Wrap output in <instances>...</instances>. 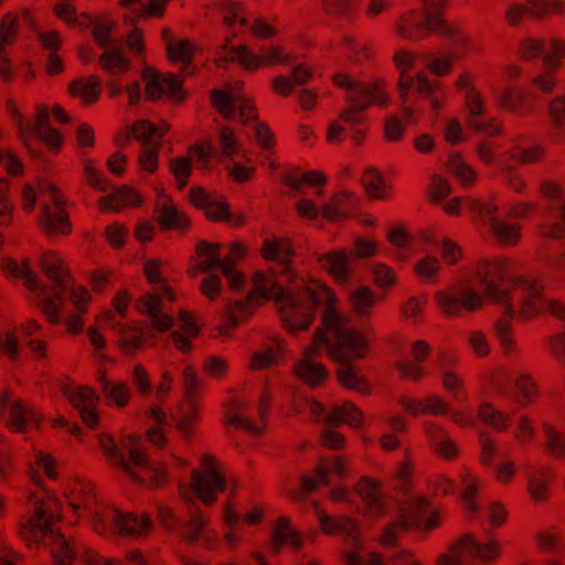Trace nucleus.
Returning a JSON list of instances; mask_svg holds the SVG:
<instances>
[{
	"mask_svg": "<svg viewBox=\"0 0 565 565\" xmlns=\"http://www.w3.org/2000/svg\"><path fill=\"white\" fill-rule=\"evenodd\" d=\"M447 2L448 0H423L424 12L408 10L399 14L394 23L395 33L404 40L418 41L428 36L429 32H435L457 44L469 45L471 36L458 23L441 18Z\"/></svg>",
	"mask_w": 565,
	"mask_h": 565,
	"instance_id": "obj_9",
	"label": "nucleus"
},
{
	"mask_svg": "<svg viewBox=\"0 0 565 565\" xmlns=\"http://www.w3.org/2000/svg\"><path fill=\"white\" fill-rule=\"evenodd\" d=\"M323 322L332 332L329 356L340 364L337 371L342 386L361 394H370L367 380L353 366L354 359H363L369 351L367 339L352 327L350 313L339 309L338 303L323 310Z\"/></svg>",
	"mask_w": 565,
	"mask_h": 565,
	"instance_id": "obj_6",
	"label": "nucleus"
},
{
	"mask_svg": "<svg viewBox=\"0 0 565 565\" xmlns=\"http://www.w3.org/2000/svg\"><path fill=\"white\" fill-rule=\"evenodd\" d=\"M494 97L502 109L519 115L523 114L525 92L522 88L513 85H505L494 95Z\"/></svg>",
	"mask_w": 565,
	"mask_h": 565,
	"instance_id": "obj_58",
	"label": "nucleus"
},
{
	"mask_svg": "<svg viewBox=\"0 0 565 565\" xmlns=\"http://www.w3.org/2000/svg\"><path fill=\"white\" fill-rule=\"evenodd\" d=\"M441 523L440 512L433 508L429 501L418 497L409 502L407 511L403 514V524L418 531H434Z\"/></svg>",
	"mask_w": 565,
	"mask_h": 565,
	"instance_id": "obj_34",
	"label": "nucleus"
},
{
	"mask_svg": "<svg viewBox=\"0 0 565 565\" xmlns=\"http://www.w3.org/2000/svg\"><path fill=\"white\" fill-rule=\"evenodd\" d=\"M423 429L430 446L439 458L445 460H454L457 458L459 447L440 424L434 420H426Z\"/></svg>",
	"mask_w": 565,
	"mask_h": 565,
	"instance_id": "obj_41",
	"label": "nucleus"
},
{
	"mask_svg": "<svg viewBox=\"0 0 565 565\" xmlns=\"http://www.w3.org/2000/svg\"><path fill=\"white\" fill-rule=\"evenodd\" d=\"M28 504L33 514L21 525L20 534L29 543L47 540L54 565H73L78 559L83 565H124L119 557H105L87 547H76L55 527L61 519L62 502L43 489L31 492Z\"/></svg>",
	"mask_w": 565,
	"mask_h": 565,
	"instance_id": "obj_4",
	"label": "nucleus"
},
{
	"mask_svg": "<svg viewBox=\"0 0 565 565\" xmlns=\"http://www.w3.org/2000/svg\"><path fill=\"white\" fill-rule=\"evenodd\" d=\"M469 206L472 211L478 212L479 218L488 225L490 233L500 245L512 247L520 242L521 225L501 220L498 216L499 207L493 201L469 200Z\"/></svg>",
	"mask_w": 565,
	"mask_h": 565,
	"instance_id": "obj_25",
	"label": "nucleus"
},
{
	"mask_svg": "<svg viewBox=\"0 0 565 565\" xmlns=\"http://www.w3.org/2000/svg\"><path fill=\"white\" fill-rule=\"evenodd\" d=\"M243 244L236 242L230 245L228 253L221 260V273L227 279L233 290H239L245 285L244 275L236 269V263L245 256Z\"/></svg>",
	"mask_w": 565,
	"mask_h": 565,
	"instance_id": "obj_44",
	"label": "nucleus"
},
{
	"mask_svg": "<svg viewBox=\"0 0 565 565\" xmlns=\"http://www.w3.org/2000/svg\"><path fill=\"white\" fill-rule=\"evenodd\" d=\"M0 422L10 430L23 434L29 428H39L42 416L11 391H3L0 393Z\"/></svg>",
	"mask_w": 565,
	"mask_h": 565,
	"instance_id": "obj_24",
	"label": "nucleus"
},
{
	"mask_svg": "<svg viewBox=\"0 0 565 565\" xmlns=\"http://www.w3.org/2000/svg\"><path fill=\"white\" fill-rule=\"evenodd\" d=\"M169 129L170 126L167 122L154 126L150 121L141 119L134 124L131 134L141 143L138 158V164L141 170L150 173L157 170L161 139Z\"/></svg>",
	"mask_w": 565,
	"mask_h": 565,
	"instance_id": "obj_22",
	"label": "nucleus"
},
{
	"mask_svg": "<svg viewBox=\"0 0 565 565\" xmlns=\"http://www.w3.org/2000/svg\"><path fill=\"white\" fill-rule=\"evenodd\" d=\"M331 333L322 321V327L315 332L311 343L305 348L301 359L294 366L296 376L310 386H319L329 376L327 369L317 361V358L322 351L329 354V343L333 340Z\"/></svg>",
	"mask_w": 565,
	"mask_h": 565,
	"instance_id": "obj_19",
	"label": "nucleus"
},
{
	"mask_svg": "<svg viewBox=\"0 0 565 565\" xmlns=\"http://www.w3.org/2000/svg\"><path fill=\"white\" fill-rule=\"evenodd\" d=\"M183 396L175 412L171 415L177 430L185 440L194 436V425L200 415V379L193 366L186 365L182 371Z\"/></svg>",
	"mask_w": 565,
	"mask_h": 565,
	"instance_id": "obj_18",
	"label": "nucleus"
},
{
	"mask_svg": "<svg viewBox=\"0 0 565 565\" xmlns=\"http://www.w3.org/2000/svg\"><path fill=\"white\" fill-rule=\"evenodd\" d=\"M333 83L345 90L349 108L342 110L338 119L332 120L327 129L326 139L329 143H340L345 139V125H358L362 121L360 111L377 105L385 107L390 103L386 83L381 78L369 82L356 81L347 73L333 75Z\"/></svg>",
	"mask_w": 565,
	"mask_h": 565,
	"instance_id": "obj_8",
	"label": "nucleus"
},
{
	"mask_svg": "<svg viewBox=\"0 0 565 565\" xmlns=\"http://www.w3.org/2000/svg\"><path fill=\"white\" fill-rule=\"evenodd\" d=\"M8 111L22 143L31 150L32 142L42 140L53 150L60 149L63 143L61 134L49 127V114L45 106H38L34 121L26 119L18 109L14 103L8 104Z\"/></svg>",
	"mask_w": 565,
	"mask_h": 565,
	"instance_id": "obj_17",
	"label": "nucleus"
},
{
	"mask_svg": "<svg viewBox=\"0 0 565 565\" xmlns=\"http://www.w3.org/2000/svg\"><path fill=\"white\" fill-rule=\"evenodd\" d=\"M190 201L196 207L203 209L207 218L212 221H222L233 226L243 223V216H234L224 198L217 193H210L201 188L193 189L190 192Z\"/></svg>",
	"mask_w": 565,
	"mask_h": 565,
	"instance_id": "obj_30",
	"label": "nucleus"
},
{
	"mask_svg": "<svg viewBox=\"0 0 565 565\" xmlns=\"http://www.w3.org/2000/svg\"><path fill=\"white\" fill-rule=\"evenodd\" d=\"M431 347L425 340H416L412 343L411 355L413 360H401L395 363L398 375L403 380L419 382L425 375L426 370L423 363L430 354Z\"/></svg>",
	"mask_w": 565,
	"mask_h": 565,
	"instance_id": "obj_40",
	"label": "nucleus"
},
{
	"mask_svg": "<svg viewBox=\"0 0 565 565\" xmlns=\"http://www.w3.org/2000/svg\"><path fill=\"white\" fill-rule=\"evenodd\" d=\"M294 60L295 56L280 44L263 45L257 53L247 45L228 47L225 44L217 54L215 63L218 67H223L228 62H236L244 70L256 72L262 67L287 66Z\"/></svg>",
	"mask_w": 565,
	"mask_h": 565,
	"instance_id": "obj_14",
	"label": "nucleus"
},
{
	"mask_svg": "<svg viewBox=\"0 0 565 565\" xmlns=\"http://www.w3.org/2000/svg\"><path fill=\"white\" fill-rule=\"evenodd\" d=\"M302 536L300 532L294 529L288 518H279L271 535L270 548L277 554L284 546H290L292 550L302 547Z\"/></svg>",
	"mask_w": 565,
	"mask_h": 565,
	"instance_id": "obj_47",
	"label": "nucleus"
},
{
	"mask_svg": "<svg viewBox=\"0 0 565 565\" xmlns=\"http://www.w3.org/2000/svg\"><path fill=\"white\" fill-rule=\"evenodd\" d=\"M223 522L226 526L224 532V541L226 545L233 550L242 542L239 534V513L232 502H226L223 508Z\"/></svg>",
	"mask_w": 565,
	"mask_h": 565,
	"instance_id": "obj_62",
	"label": "nucleus"
},
{
	"mask_svg": "<svg viewBox=\"0 0 565 565\" xmlns=\"http://www.w3.org/2000/svg\"><path fill=\"white\" fill-rule=\"evenodd\" d=\"M542 430L545 438V449L555 460L565 459V431L557 428L551 422L542 424Z\"/></svg>",
	"mask_w": 565,
	"mask_h": 565,
	"instance_id": "obj_57",
	"label": "nucleus"
},
{
	"mask_svg": "<svg viewBox=\"0 0 565 565\" xmlns=\"http://www.w3.org/2000/svg\"><path fill=\"white\" fill-rule=\"evenodd\" d=\"M221 244H212L201 241L196 245V255L191 269V275L196 276L199 273H209L216 267L221 268Z\"/></svg>",
	"mask_w": 565,
	"mask_h": 565,
	"instance_id": "obj_48",
	"label": "nucleus"
},
{
	"mask_svg": "<svg viewBox=\"0 0 565 565\" xmlns=\"http://www.w3.org/2000/svg\"><path fill=\"white\" fill-rule=\"evenodd\" d=\"M199 47L186 39H178L174 42H168L167 53L172 62L182 63V73L190 75L193 73L192 58L198 53Z\"/></svg>",
	"mask_w": 565,
	"mask_h": 565,
	"instance_id": "obj_52",
	"label": "nucleus"
},
{
	"mask_svg": "<svg viewBox=\"0 0 565 565\" xmlns=\"http://www.w3.org/2000/svg\"><path fill=\"white\" fill-rule=\"evenodd\" d=\"M348 473V467L341 457H324L318 462L315 475L302 479L306 492L316 490L319 484H329L333 479H342Z\"/></svg>",
	"mask_w": 565,
	"mask_h": 565,
	"instance_id": "obj_39",
	"label": "nucleus"
},
{
	"mask_svg": "<svg viewBox=\"0 0 565 565\" xmlns=\"http://www.w3.org/2000/svg\"><path fill=\"white\" fill-rule=\"evenodd\" d=\"M354 491L363 503V514L366 518L377 520L390 512L392 502L385 495L381 481L361 477L354 486Z\"/></svg>",
	"mask_w": 565,
	"mask_h": 565,
	"instance_id": "obj_29",
	"label": "nucleus"
},
{
	"mask_svg": "<svg viewBox=\"0 0 565 565\" xmlns=\"http://www.w3.org/2000/svg\"><path fill=\"white\" fill-rule=\"evenodd\" d=\"M454 364L455 361L446 360L445 354H440L437 361L444 390L454 401L461 403L467 399L466 384L462 376L452 369Z\"/></svg>",
	"mask_w": 565,
	"mask_h": 565,
	"instance_id": "obj_42",
	"label": "nucleus"
},
{
	"mask_svg": "<svg viewBox=\"0 0 565 565\" xmlns=\"http://www.w3.org/2000/svg\"><path fill=\"white\" fill-rule=\"evenodd\" d=\"M178 327L183 330L184 334L179 331H173L171 333V340L179 351L186 353L192 349V339L198 335L199 327L193 317L186 311H180Z\"/></svg>",
	"mask_w": 565,
	"mask_h": 565,
	"instance_id": "obj_53",
	"label": "nucleus"
},
{
	"mask_svg": "<svg viewBox=\"0 0 565 565\" xmlns=\"http://www.w3.org/2000/svg\"><path fill=\"white\" fill-rule=\"evenodd\" d=\"M507 156L510 160L520 164H534L544 160L546 147L541 143H533L529 147L513 145L508 149Z\"/></svg>",
	"mask_w": 565,
	"mask_h": 565,
	"instance_id": "obj_59",
	"label": "nucleus"
},
{
	"mask_svg": "<svg viewBox=\"0 0 565 565\" xmlns=\"http://www.w3.org/2000/svg\"><path fill=\"white\" fill-rule=\"evenodd\" d=\"M515 267L511 257H486L476 264L473 282L461 281L434 294L437 308L447 317L480 310L486 302L499 306L502 315L493 330L504 356L521 352L514 319L529 322L547 311L565 322V302L547 300L543 282L532 275H515Z\"/></svg>",
	"mask_w": 565,
	"mask_h": 565,
	"instance_id": "obj_1",
	"label": "nucleus"
},
{
	"mask_svg": "<svg viewBox=\"0 0 565 565\" xmlns=\"http://www.w3.org/2000/svg\"><path fill=\"white\" fill-rule=\"evenodd\" d=\"M266 259L277 262V268L269 273L281 290L280 318L287 331L297 335L310 328L316 319V309L338 303L332 290L318 279L299 275L289 264L292 255L290 241L287 238L266 239L262 248Z\"/></svg>",
	"mask_w": 565,
	"mask_h": 565,
	"instance_id": "obj_2",
	"label": "nucleus"
},
{
	"mask_svg": "<svg viewBox=\"0 0 565 565\" xmlns=\"http://www.w3.org/2000/svg\"><path fill=\"white\" fill-rule=\"evenodd\" d=\"M552 15L565 17V0H526L524 2H511L505 10V22L512 26H519L525 17L534 20H544Z\"/></svg>",
	"mask_w": 565,
	"mask_h": 565,
	"instance_id": "obj_27",
	"label": "nucleus"
},
{
	"mask_svg": "<svg viewBox=\"0 0 565 565\" xmlns=\"http://www.w3.org/2000/svg\"><path fill=\"white\" fill-rule=\"evenodd\" d=\"M40 265L51 281V287L39 282L30 268L29 259L25 258L22 264L12 258L1 260V268L13 278H22L25 287L36 296L38 303L50 323L61 321L60 312L65 299H70L75 312L65 318V324L70 333H79L84 327L83 315L92 300L90 294L84 286L73 284L62 258L55 252H45Z\"/></svg>",
	"mask_w": 565,
	"mask_h": 565,
	"instance_id": "obj_3",
	"label": "nucleus"
},
{
	"mask_svg": "<svg viewBox=\"0 0 565 565\" xmlns=\"http://www.w3.org/2000/svg\"><path fill=\"white\" fill-rule=\"evenodd\" d=\"M209 523L207 518L200 509L190 511L189 520L182 525L178 526L180 537L189 543L199 542L202 532Z\"/></svg>",
	"mask_w": 565,
	"mask_h": 565,
	"instance_id": "obj_60",
	"label": "nucleus"
},
{
	"mask_svg": "<svg viewBox=\"0 0 565 565\" xmlns=\"http://www.w3.org/2000/svg\"><path fill=\"white\" fill-rule=\"evenodd\" d=\"M142 77L146 82V97L148 99L154 100L162 95H169L177 100L183 98L178 76L173 74H159L156 70L147 68L143 71Z\"/></svg>",
	"mask_w": 565,
	"mask_h": 565,
	"instance_id": "obj_37",
	"label": "nucleus"
},
{
	"mask_svg": "<svg viewBox=\"0 0 565 565\" xmlns=\"http://www.w3.org/2000/svg\"><path fill=\"white\" fill-rule=\"evenodd\" d=\"M277 288V284L271 276H266L263 271L256 273L253 277V289L248 297L227 303L225 320L218 328L220 334L230 337L237 326L248 321L255 309L264 300L274 299L280 311V299L278 298L282 296L281 290L279 291Z\"/></svg>",
	"mask_w": 565,
	"mask_h": 565,
	"instance_id": "obj_10",
	"label": "nucleus"
},
{
	"mask_svg": "<svg viewBox=\"0 0 565 565\" xmlns=\"http://www.w3.org/2000/svg\"><path fill=\"white\" fill-rule=\"evenodd\" d=\"M540 192L545 201L546 220L540 224L542 236L565 239V190L561 183L548 179L541 183Z\"/></svg>",
	"mask_w": 565,
	"mask_h": 565,
	"instance_id": "obj_20",
	"label": "nucleus"
},
{
	"mask_svg": "<svg viewBox=\"0 0 565 565\" xmlns=\"http://www.w3.org/2000/svg\"><path fill=\"white\" fill-rule=\"evenodd\" d=\"M65 498L77 518L87 519L90 529L99 536H143L152 530L148 515L122 512L89 480H71L65 488Z\"/></svg>",
	"mask_w": 565,
	"mask_h": 565,
	"instance_id": "obj_5",
	"label": "nucleus"
},
{
	"mask_svg": "<svg viewBox=\"0 0 565 565\" xmlns=\"http://www.w3.org/2000/svg\"><path fill=\"white\" fill-rule=\"evenodd\" d=\"M85 23L93 28V36L96 43L104 49L99 63L109 75L116 76L126 72L130 62L124 53L122 43L111 36L113 25L104 19L85 17Z\"/></svg>",
	"mask_w": 565,
	"mask_h": 565,
	"instance_id": "obj_21",
	"label": "nucleus"
},
{
	"mask_svg": "<svg viewBox=\"0 0 565 565\" xmlns=\"http://www.w3.org/2000/svg\"><path fill=\"white\" fill-rule=\"evenodd\" d=\"M501 555V545L494 533L483 531L478 534H465L451 544L448 552L437 557V565H467L470 559L482 563L497 561Z\"/></svg>",
	"mask_w": 565,
	"mask_h": 565,
	"instance_id": "obj_12",
	"label": "nucleus"
},
{
	"mask_svg": "<svg viewBox=\"0 0 565 565\" xmlns=\"http://www.w3.org/2000/svg\"><path fill=\"white\" fill-rule=\"evenodd\" d=\"M156 213L158 222L164 228L185 230L189 226L186 216L175 209L171 199L167 195L159 196Z\"/></svg>",
	"mask_w": 565,
	"mask_h": 565,
	"instance_id": "obj_50",
	"label": "nucleus"
},
{
	"mask_svg": "<svg viewBox=\"0 0 565 565\" xmlns=\"http://www.w3.org/2000/svg\"><path fill=\"white\" fill-rule=\"evenodd\" d=\"M478 418L497 431H505L511 425V416L497 409L490 403H483L478 409Z\"/></svg>",
	"mask_w": 565,
	"mask_h": 565,
	"instance_id": "obj_64",
	"label": "nucleus"
},
{
	"mask_svg": "<svg viewBox=\"0 0 565 565\" xmlns=\"http://www.w3.org/2000/svg\"><path fill=\"white\" fill-rule=\"evenodd\" d=\"M362 420L363 414L361 409L350 402H344L332 407L329 426L344 423L353 428H359L362 425Z\"/></svg>",
	"mask_w": 565,
	"mask_h": 565,
	"instance_id": "obj_61",
	"label": "nucleus"
},
{
	"mask_svg": "<svg viewBox=\"0 0 565 565\" xmlns=\"http://www.w3.org/2000/svg\"><path fill=\"white\" fill-rule=\"evenodd\" d=\"M18 28V18L13 13H7L0 22V77L3 81L11 78V64L4 47L14 43Z\"/></svg>",
	"mask_w": 565,
	"mask_h": 565,
	"instance_id": "obj_43",
	"label": "nucleus"
},
{
	"mask_svg": "<svg viewBox=\"0 0 565 565\" xmlns=\"http://www.w3.org/2000/svg\"><path fill=\"white\" fill-rule=\"evenodd\" d=\"M97 382L109 402L117 407H125L128 404L131 390L127 383L110 381L103 371L97 373Z\"/></svg>",
	"mask_w": 565,
	"mask_h": 565,
	"instance_id": "obj_55",
	"label": "nucleus"
},
{
	"mask_svg": "<svg viewBox=\"0 0 565 565\" xmlns=\"http://www.w3.org/2000/svg\"><path fill=\"white\" fill-rule=\"evenodd\" d=\"M143 273L154 292H148L138 301V310L150 317L152 326L158 331H166L172 326L170 316L161 312V298L169 301L175 299L174 292L161 274V264L151 259L145 263Z\"/></svg>",
	"mask_w": 565,
	"mask_h": 565,
	"instance_id": "obj_16",
	"label": "nucleus"
},
{
	"mask_svg": "<svg viewBox=\"0 0 565 565\" xmlns=\"http://www.w3.org/2000/svg\"><path fill=\"white\" fill-rule=\"evenodd\" d=\"M443 271V263L434 254L418 257L413 265L414 275L424 284H437Z\"/></svg>",
	"mask_w": 565,
	"mask_h": 565,
	"instance_id": "obj_54",
	"label": "nucleus"
},
{
	"mask_svg": "<svg viewBox=\"0 0 565 565\" xmlns=\"http://www.w3.org/2000/svg\"><path fill=\"white\" fill-rule=\"evenodd\" d=\"M214 148L210 141L195 145L189 149V156L174 158L170 162V170L174 175L178 188L182 189L190 177L192 166L205 169L210 164Z\"/></svg>",
	"mask_w": 565,
	"mask_h": 565,
	"instance_id": "obj_32",
	"label": "nucleus"
},
{
	"mask_svg": "<svg viewBox=\"0 0 565 565\" xmlns=\"http://www.w3.org/2000/svg\"><path fill=\"white\" fill-rule=\"evenodd\" d=\"M349 302L356 316L369 317L375 305V294L370 287L361 286L351 291Z\"/></svg>",
	"mask_w": 565,
	"mask_h": 565,
	"instance_id": "obj_63",
	"label": "nucleus"
},
{
	"mask_svg": "<svg viewBox=\"0 0 565 565\" xmlns=\"http://www.w3.org/2000/svg\"><path fill=\"white\" fill-rule=\"evenodd\" d=\"M313 509L323 533L328 535H344L352 545L359 542L358 520L348 515L332 516L319 503H315Z\"/></svg>",
	"mask_w": 565,
	"mask_h": 565,
	"instance_id": "obj_36",
	"label": "nucleus"
},
{
	"mask_svg": "<svg viewBox=\"0 0 565 565\" xmlns=\"http://www.w3.org/2000/svg\"><path fill=\"white\" fill-rule=\"evenodd\" d=\"M359 200L350 191H341L322 206V215L329 221L350 217L358 209Z\"/></svg>",
	"mask_w": 565,
	"mask_h": 565,
	"instance_id": "obj_45",
	"label": "nucleus"
},
{
	"mask_svg": "<svg viewBox=\"0 0 565 565\" xmlns=\"http://www.w3.org/2000/svg\"><path fill=\"white\" fill-rule=\"evenodd\" d=\"M63 394L78 411L82 420L89 428H95L99 422L97 413L99 397L95 391L89 386L67 384L63 386Z\"/></svg>",
	"mask_w": 565,
	"mask_h": 565,
	"instance_id": "obj_31",
	"label": "nucleus"
},
{
	"mask_svg": "<svg viewBox=\"0 0 565 565\" xmlns=\"http://www.w3.org/2000/svg\"><path fill=\"white\" fill-rule=\"evenodd\" d=\"M141 203L140 195L130 186L125 185L99 200V209L105 212H118L126 206H138Z\"/></svg>",
	"mask_w": 565,
	"mask_h": 565,
	"instance_id": "obj_51",
	"label": "nucleus"
},
{
	"mask_svg": "<svg viewBox=\"0 0 565 565\" xmlns=\"http://www.w3.org/2000/svg\"><path fill=\"white\" fill-rule=\"evenodd\" d=\"M398 404L402 408L414 417L430 415V416H448L451 412V406L441 396L430 394L424 398H414L407 395L398 398Z\"/></svg>",
	"mask_w": 565,
	"mask_h": 565,
	"instance_id": "obj_38",
	"label": "nucleus"
},
{
	"mask_svg": "<svg viewBox=\"0 0 565 565\" xmlns=\"http://www.w3.org/2000/svg\"><path fill=\"white\" fill-rule=\"evenodd\" d=\"M394 64L398 70L397 89L401 100L407 102L411 90L414 88L420 96L428 98L434 109L443 106L444 86L439 81L428 77L424 71L415 76L411 74L416 55L406 50H399L394 54Z\"/></svg>",
	"mask_w": 565,
	"mask_h": 565,
	"instance_id": "obj_13",
	"label": "nucleus"
},
{
	"mask_svg": "<svg viewBox=\"0 0 565 565\" xmlns=\"http://www.w3.org/2000/svg\"><path fill=\"white\" fill-rule=\"evenodd\" d=\"M526 493L536 505L546 504L551 499L553 475L546 465L529 463L524 467Z\"/></svg>",
	"mask_w": 565,
	"mask_h": 565,
	"instance_id": "obj_33",
	"label": "nucleus"
},
{
	"mask_svg": "<svg viewBox=\"0 0 565 565\" xmlns=\"http://www.w3.org/2000/svg\"><path fill=\"white\" fill-rule=\"evenodd\" d=\"M363 183L371 199L388 200L393 194V188L376 169L369 168L365 170Z\"/></svg>",
	"mask_w": 565,
	"mask_h": 565,
	"instance_id": "obj_56",
	"label": "nucleus"
},
{
	"mask_svg": "<svg viewBox=\"0 0 565 565\" xmlns=\"http://www.w3.org/2000/svg\"><path fill=\"white\" fill-rule=\"evenodd\" d=\"M320 267L338 284L349 285L354 277V257L345 249L331 250L318 257Z\"/></svg>",
	"mask_w": 565,
	"mask_h": 565,
	"instance_id": "obj_35",
	"label": "nucleus"
},
{
	"mask_svg": "<svg viewBox=\"0 0 565 565\" xmlns=\"http://www.w3.org/2000/svg\"><path fill=\"white\" fill-rule=\"evenodd\" d=\"M224 422L235 428L246 430L253 435H259L263 426L256 425L247 416V404L241 398H232L225 405Z\"/></svg>",
	"mask_w": 565,
	"mask_h": 565,
	"instance_id": "obj_46",
	"label": "nucleus"
},
{
	"mask_svg": "<svg viewBox=\"0 0 565 565\" xmlns=\"http://www.w3.org/2000/svg\"><path fill=\"white\" fill-rule=\"evenodd\" d=\"M454 87L462 95L465 107L468 111V122L476 130L487 136H498L502 126L497 118L484 121L478 119L487 114L488 102L486 95L477 85V76L470 70H462L456 76Z\"/></svg>",
	"mask_w": 565,
	"mask_h": 565,
	"instance_id": "obj_15",
	"label": "nucleus"
},
{
	"mask_svg": "<svg viewBox=\"0 0 565 565\" xmlns=\"http://www.w3.org/2000/svg\"><path fill=\"white\" fill-rule=\"evenodd\" d=\"M98 444L110 462L120 467L137 482L151 487L164 486L169 479L175 477L177 472L189 466V460L174 451H171L163 462L151 463L142 440L137 435H129L121 441L128 457H125L114 438L107 433L98 435Z\"/></svg>",
	"mask_w": 565,
	"mask_h": 565,
	"instance_id": "obj_7",
	"label": "nucleus"
},
{
	"mask_svg": "<svg viewBox=\"0 0 565 565\" xmlns=\"http://www.w3.org/2000/svg\"><path fill=\"white\" fill-rule=\"evenodd\" d=\"M243 82H235L223 89H214L211 100L217 111L226 119L239 117L243 124L256 117L252 102L243 94Z\"/></svg>",
	"mask_w": 565,
	"mask_h": 565,
	"instance_id": "obj_23",
	"label": "nucleus"
},
{
	"mask_svg": "<svg viewBox=\"0 0 565 565\" xmlns=\"http://www.w3.org/2000/svg\"><path fill=\"white\" fill-rule=\"evenodd\" d=\"M226 488V480L220 461L212 454H203L199 468L191 472L189 483L181 482L179 492L183 500L199 498L204 504L213 505Z\"/></svg>",
	"mask_w": 565,
	"mask_h": 565,
	"instance_id": "obj_11",
	"label": "nucleus"
},
{
	"mask_svg": "<svg viewBox=\"0 0 565 565\" xmlns=\"http://www.w3.org/2000/svg\"><path fill=\"white\" fill-rule=\"evenodd\" d=\"M41 192L46 193L47 200L42 202L39 218L40 228L47 235H68L72 225L64 210V200L53 184L44 183Z\"/></svg>",
	"mask_w": 565,
	"mask_h": 565,
	"instance_id": "obj_26",
	"label": "nucleus"
},
{
	"mask_svg": "<svg viewBox=\"0 0 565 565\" xmlns=\"http://www.w3.org/2000/svg\"><path fill=\"white\" fill-rule=\"evenodd\" d=\"M512 395L520 406H529L535 403L541 394L540 386L527 372H515L512 375Z\"/></svg>",
	"mask_w": 565,
	"mask_h": 565,
	"instance_id": "obj_49",
	"label": "nucleus"
},
{
	"mask_svg": "<svg viewBox=\"0 0 565 565\" xmlns=\"http://www.w3.org/2000/svg\"><path fill=\"white\" fill-rule=\"evenodd\" d=\"M220 10L227 26L236 24L247 26L250 33L259 40H269L279 33L274 22L276 18L270 21L264 17H257L248 23L244 7L234 0H223L220 3Z\"/></svg>",
	"mask_w": 565,
	"mask_h": 565,
	"instance_id": "obj_28",
	"label": "nucleus"
}]
</instances>
